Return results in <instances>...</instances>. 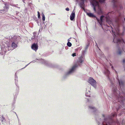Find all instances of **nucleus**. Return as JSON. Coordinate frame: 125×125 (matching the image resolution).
Listing matches in <instances>:
<instances>
[{
	"label": "nucleus",
	"mask_w": 125,
	"mask_h": 125,
	"mask_svg": "<svg viewBox=\"0 0 125 125\" xmlns=\"http://www.w3.org/2000/svg\"><path fill=\"white\" fill-rule=\"evenodd\" d=\"M122 99L121 98V99H120L121 100H122Z\"/></svg>",
	"instance_id": "nucleus-32"
},
{
	"label": "nucleus",
	"mask_w": 125,
	"mask_h": 125,
	"mask_svg": "<svg viewBox=\"0 0 125 125\" xmlns=\"http://www.w3.org/2000/svg\"><path fill=\"white\" fill-rule=\"evenodd\" d=\"M89 108H90L94 109V111H95L96 109L95 108H94V107H92V106H89Z\"/></svg>",
	"instance_id": "nucleus-20"
},
{
	"label": "nucleus",
	"mask_w": 125,
	"mask_h": 125,
	"mask_svg": "<svg viewBox=\"0 0 125 125\" xmlns=\"http://www.w3.org/2000/svg\"><path fill=\"white\" fill-rule=\"evenodd\" d=\"M38 47L37 43H34L32 45L31 48L32 49L36 52L38 49Z\"/></svg>",
	"instance_id": "nucleus-5"
},
{
	"label": "nucleus",
	"mask_w": 125,
	"mask_h": 125,
	"mask_svg": "<svg viewBox=\"0 0 125 125\" xmlns=\"http://www.w3.org/2000/svg\"><path fill=\"white\" fill-rule=\"evenodd\" d=\"M80 6V7L83 9H84V1H82L79 4Z\"/></svg>",
	"instance_id": "nucleus-9"
},
{
	"label": "nucleus",
	"mask_w": 125,
	"mask_h": 125,
	"mask_svg": "<svg viewBox=\"0 0 125 125\" xmlns=\"http://www.w3.org/2000/svg\"><path fill=\"white\" fill-rule=\"evenodd\" d=\"M123 62H125V59H123Z\"/></svg>",
	"instance_id": "nucleus-28"
},
{
	"label": "nucleus",
	"mask_w": 125,
	"mask_h": 125,
	"mask_svg": "<svg viewBox=\"0 0 125 125\" xmlns=\"http://www.w3.org/2000/svg\"><path fill=\"white\" fill-rule=\"evenodd\" d=\"M110 65H112V64L110 63Z\"/></svg>",
	"instance_id": "nucleus-31"
},
{
	"label": "nucleus",
	"mask_w": 125,
	"mask_h": 125,
	"mask_svg": "<svg viewBox=\"0 0 125 125\" xmlns=\"http://www.w3.org/2000/svg\"><path fill=\"white\" fill-rule=\"evenodd\" d=\"M1 121L3 124L5 123V120L3 116L0 115V121Z\"/></svg>",
	"instance_id": "nucleus-8"
},
{
	"label": "nucleus",
	"mask_w": 125,
	"mask_h": 125,
	"mask_svg": "<svg viewBox=\"0 0 125 125\" xmlns=\"http://www.w3.org/2000/svg\"><path fill=\"white\" fill-rule=\"evenodd\" d=\"M42 19L43 21H44L45 20V17L44 14H43L42 15Z\"/></svg>",
	"instance_id": "nucleus-21"
},
{
	"label": "nucleus",
	"mask_w": 125,
	"mask_h": 125,
	"mask_svg": "<svg viewBox=\"0 0 125 125\" xmlns=\"http://www.w3.org/2000/svg\"><path fill=\"white\" fill-rule=\"evenodd\" d=\"M93 2L92 3L94 7V10L98 14H101L102 13L100 7L99 5V2L97 0H93Z\"/></svg>",
	"instance_id": "nucleus-1"
},
{
	"label": "nucleus",
	"mask_w": 125,
	"mask_h": 125,
	"mask_svg": "<svg viewBox=\"0 0 125 125\" xmlns=\"http://www.w3.org/2000/svg\"><path fill=\"white\" fill-rule=\"evenodd\" d=\"M72 56H73V57H74L75 56H76V53H73L72 54Z\"/></svg>",
	"instance_id": "nucleus-25"
},
{
	"label": "nucleus",
	"mask_w": 125,
	"mask_h": 125,
	"mask_svg": "<svg viewBox=\"0 0 125 125\" xmlns=\"http://www.w3.org/2000/svg\"><path fill=\"white\" fill-rule=\"evenodd\" d=\"M104 17V16H103V15H102V16L101 17H100V20H101V22H102L103 21V18Z\"/></svg>",
	"instance_id": "nucleus-19"
},
{
	"label": "nucleus",
	"mask_w": 125,
	"mask_h": 125,
	"mask_svg": "<svg viewBox=\"0 0 125 125\" xmlns=\"http://www.w3.org/2000/svg\"><path fill=\"white\" fill-rule=\"evenodd\" d=\"M105 73L108 76H109L110 74V72L107 69H106Z\"/></svg>",
	"instance_id": "nucleus-16"
},
{
	"label": "nucleus",
	"mask_w": 125,
	"mask_h": 125,
	"mask_svg": "<svg viewBox=\"0 0 125 125\" xmlns=\"http://www.w3.org/2000/svg\"><path fill=\"white\" fill-rule=\"evenodd\" d=\"M75 17V13L74 10L73 11L70 16V19L71 21H73Z\"/></svg>",
	"instance_id": "nucleus-6"
},
{
	"label": "nucleus",
	"mask_w": 125,
	"mask_h": 125,
	"mask_svg": "<svg viewBox=\"0 0 125 125\" xmlns=\"http://www.w3.org/2000/svg\"><path fill=\"white\" fill-rule=\"evenodd\" d=\"M88 82L94 87L96 88V82L93 78H90L88 80Z\"/></svg>",
	"instance_id": "nucleus-3"
},
{
	"label": "nucleus",
	"mask_w": 125,
	"mask_h": 125,
	"mask_svg": "<svg viewBox=\"0 0 125 125\" xmlns=\"http://www.w3.org/2000/svg\"><path fill=\"white\" fill-rule=\"evenodd\" d=\"M112 2L114 3V7L119 8L121 9L123 8L122 5L118 2V0H112Z\"/></svg>",
	"instance_id": "nucleus-2"
},
{
	"label": "nucleus",
	"mask_w": 125,
	"mask_h": 125,
	"mask_svg": "<svg viewBox=\"0 0 125 125\" xmlns=\"http://www.w3.org/2000/svg\"><path fill=\"white\" fill-rule=\"evenodd\" d=\"M67 45L68 46L70 47L72 46V44L71 42H67Z\"/></svg>",
	"instance_id": "nucleus-18"
},
{
	"label": "nucleus",
	"mask_w": 125,
	"mask_h": 125,
	"mask_svg": "<svg viewBox=\"0 0 125 125\" xmlns=\"http://www.w3.org/2000/svg\"><path fill=\"white\" fill-rule=\"evenodd\" d=\"M65 9L66 10H67L68 11H69V8H66Z\"/></svg>",
	"instance_id": "nucleus-26"
},
{
	"label": "nucleus",
	"mask_w": 125,
	"mask_h": 125,
	"mask_svg": "<svg viewBox=\"0 0 125 125\" xmlns=\"http://www.w3.org/2000/svg\"><path fill=\"white\" fill-rule=\"evenodd\" d=\"M106 120H104V121L103 123V125H111V124L109 123H106Z\"/></svg>",
	"instance_id": "nucleus-11"
},
{
	"label": "nucleus",
	"mask_w": 125,
	"mask_h": 125,
	"mask_svg": "<svg viewBox=\"0 0 125 125\" xmlns=\"http://www.w3.org/2000/svg\"><path fill=\"white\" fill-rule=\"evenodd\" d=\"M37 13L38 14V17L39 18H40V12L39 11H38Z\"/></svg>",
	"instance_id": "nucleus-22"
},
{
	"label": "nucleus",
	"mask_w": 125,
	"mask_h": 125,
	"mask_svg": "<svg viewBox=\"0 0 125 125\" xmlns=\"http://www.w3.org/2000/svg\"><path fill=\"white\" fill-rule=\"evenodd\" d=\"M113 42L114 43H124L125 44V42L124 40L122 38L119 39H116L115 38L113 40Z\"/></svg>",
	"instance_id": "nucleus-4"
},
{
	"label": "nucleus",
	"mask_w": 125,
	"mask_h": 125,
	"mask_svg": "<svg viewBox=\"0 0 125 125\" xmlns=\"http://www.w3.org/2000/svg\"><path fill=\"white\" fill-rule=\"evenodd\" d=\"M112 116L110 117V118L111 119L112 118L115 116H116L117 114L116 113H114L111 114Z\"/></svg>",
	"instance_id": "nucleus-14"
},
{
	"label": "nucleus",
	"mask_w": 125,
	"mask_h": 125,
	"mask_svg": "<svg viewBox=\"0 0 125 125\" xmlns=\"http://www.w3.org/2000/svg\"><path fill=\"white\" fill-rule=\"evenodd\" d=\"M123 52V51L120 50V49H118V51L117 52V53L118 54L120 55Z\"/></svg>",
	"instance_id": "nucleus-13"
},
{
	"label": "nucleus",
	"mask_w": 125,
	"mask_h": 125,
	"mask_svg": "<svg viewBox=\"0 0 125 125\" xmlns=\"http://www.w3.org/2000/svg\"><path fill=\"white\" fill-rule=\"evenodd\" d=\"M112 69H114V68L112 66Z\"/></svg>",
	"instance_id": "nucleus-29"
},
{
	"label": "nucleus",
	"mask_w": 125,
	"mask_h": 125,
	"mask_svg": "<svg viewBox=\"0 0 125 125\" xmlns=\"http://www.w3.org/2000/svg\"><path fill=\"white\" fill-rule=\"evenodd\" d=\"M124 20L125 21V18L124 19Z\"/></svg>",
	"instance_id": "nucleus-34"
},
{
	"label": "nucleus",
	"mask_w": 125,
	"mask_h": 125,
	"mask_svg": "<svg viewBox=\"0 0 125 125\" xmlns=\"http://www.w3.org/2000/svg\"><path fill=\"white\" fill-rule=\"evenodd\" d=\"M112 33H113V36H114V37H115V33L114 32L113 30H112Z\"/></svg>",
	"instance_id": "nucleus-24"
},
{
	"label": "nucleus",
	"mask_w": 125,
	"mask_h": 125,
	"mask_svg": "<svg viewBox=\"0 0 125 125\" xmlns=\"http://www.w3.org/2000/svg\"><path fill=\"white\" fill-rule=\"evenodd\" d=\"M119 84L120 85H123L124 84V82L122 81H120L119 80Z\"/></svg>",
	"instance_id": "nucleus-17"
},
{
	"label": "nucleus",
	"mask_w": 125,
	"mask_h": 125,
	"mask_svg": "<svg viewBox=\"0 0 125 125\" xmlns=\"http://www.w3.org/2000/svg\"><path fill=\"white\" fill-rule=\"evenodd\" d=\"M122 125H123V123H122Z\"/></svg>",
	"instance_id": "nucleus-33"
},
{
	"label": "nucleus",
	"mask_w": 125,
	"mask_h": 125,
	"mask_svg": "<svg viewBox=\"0 0 125 125\" xmlns=\"http://www.w3.org/2000/svg\"><path fill=\"white\" fill-rule=\"evenodd\" d=\"M99 1L101 3H104V2L105 0H99Z\"/></svg>",
	"instance_id": "nucleus-23"
},
{
	"label": "nucleus",
	"mask_w": 125,
	"mask_h": 125,
	"mask_svg": "<svg viewBox=\"0 0 125 125\" xmlns=\"http://www.w3.org/2000/svg\"><path fill=\"white\" fill-rule=\"evenodd\" d=\"M90 17H94V18L95 17V16L93 14L91 13H88L87 14Z\"/></svg>",
	"instance_id": "nucleus-12"
},
{
	"label": "nucleus",
	"mask_w": 125,
	"mask_h": 125,
	"mask_svg": "<svg viewBox=\"0 0 125 125\" xmlns=\"http://www.w3.org/2000/svg\"><path fill=\"white\" fill-rule=\"evenodd\" d=\"M77 66V65L76 64H75L72 67V69L70 71L68 72V74L70 73H72L74 70V69Z\"/></svg>",
	"instance_id": "nucleus-7"
},
{
	"label": "nucleus",
	"mask_w": 125,
	"mask_h": 125,
	"mask_svg": "<svg viewBox=\"0 0 125 125\" xmlns=\"http://www.w3.org/2000/svg\"><path fill=\"white\" fill-rule=\"evenodd\" d=\"M10 47H9L8 46V51L9 50V48H10Z\"/></svg>",
	"instance_id": "nucleus-30"
},
{
	"label": "nucleus",
	"mask_w": 125,
	"mask_h": 125,
	"mask_svg": "<svg viewBox=\"0 0 125 125\" xmlns=\"http://www.w3.org/2000/svg\"><path fill=\"white\" fill-rule=\"evenodd\" d=\"M11 47L13 48V49L17 47V46L15 43L13 42L12 43Z\"/></svg>",
	"instance_id": "nucleus-10"
},
{
	"label": "nucleus",
	"mask_w": 125,
	"mask_h": 125,
	"mask_svg": "<svg viewBox=\"0 0 125 125\" xmlns=\"http://www.w3.org/2000/svg\"><path fill=\"white\" fill-rule=\"evenodd\" d=\"M83 58V57L82 56L80 57H79V62L80 63H82L83 62V61L82 60Z\"/></svg>",
	"instance_id": "nucleus-15"
},
{
	"label": "nucleus",
	"mask_w": 125,
	"mask_h": 125,
	"mask_svg": "<svg viewBox=\"0 0 125 125\" xmlns=\"http://www.w3.org/2000/svg\"><path fill=\"white\" fill-rule=\"evenodd\" d=\"M85 0H82V1H84ZM93 0H91V3L92 4L93 3Z\"/></svg>",
	"instance_id": "nucleus-27"
}]
</instances>
